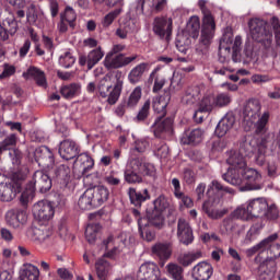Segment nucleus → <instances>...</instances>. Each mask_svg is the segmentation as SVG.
I'll list each match as a JSON object with an SVG mask.
<instances>
[{"label": "nucleus", "mask_w": 280, "mask_h": 280, "mask_svg": "<svg viewBox=\"0 0 280 280\" xmlns=\"http://www.w3.org/2000/svg\"><path fill=\"white\" fill-rule=\"evenodd\" d=\"M139 234L144 242H154L156 238V232L154 231V224L150 223V218L147 222L139 221Z\"/></svg>", "instance_id": "obj_32"}, {"label": "nucleus", "mask_w": 280, "mask_h": 280, "mask_svg": "<svg viewBox=\"0 0 280 280\" xmlns=\"http://www.w3.org/2000/svg\"><path fill=\"white\" fill-rule=\"evenodd\" d=\"M82 93V85L80 83H70L61 86L60 94L65 100H73Z\"/></svg>", "instance_id": "obj_36"}, {"label": "nucleus", "mask_w": 280, "mask_h": 280, "mask_svg": "<svg viewBox=\"0 0 280 280\" xmlns=\"http://www.w3.org/2000/svg\"><path fill=\"white\" fill-rule=\"evenodd\" d=\"M35 161L39 167H54L55 159L54 153L49 148L42 145L35 150Z\"/></svg>", "instance_id": "obj_20"}, {"label": "nucleus", "mask_w": 280, "mask_h": 280, "mask_svg": "<svg viewBox=\"0 0 280 280\" xmlns=\"http://www.w3.org/2000/svg\"><path fill=\"white\" fill-rule=\"evenodd\" d=\"M56 210L54 209V205L51 201L42 200L34 205L33 207V215L35 220L45 224V222H49L51 218H54Z\"/></svg>", "instance_id": "obj_12"}, {"label": "nucleus", "mask_w": 280, "mask_h": 280, "mask_svg": "<svg viewBox=\"0 0 280 280\" xmlns=\"http://www.w3.org/2000/svg\"><path fill=\"white\" fill-rule=\"evenodd\" d=\"M242 56L244 58V62H246V63L252 62V60L255 56V51L253 50V45L245 44Z\"/></svg>", "instance_id": "obj_64"}, {"label": "nucleus", "mask_w": 280, "mask_h": 280, "mask_svg": "<svg viewBox=\"0 0 280 280\" xmlns=\"http://www.w3.org/2000/svg\"><path fill=\"white\" fill-rule=\"evenodd\" d=\"M255 140H245L240 144V150L230 154L226 160L228 165L232 166L228 170H237L242 172L246 167V156H250L255 152Z\"/></svg>", "instance_id": "obj_8"}, {"label": "nucleus", "mask_w": 280, "mask_h": 280, "mask_svg": "<svg viewBox=\"0 0 280 280\" xmlns=\"http://www.w3.org/2000/svg\"><path fill=\"white\" fill-rule=\"evenodd\" d=\"M150 106L151 102L150 100H147L135 118V120L138 121V124H141V121H145L148 117H150Z\"/></svg>", "instance_id": "obj_58"}, {"label": "nucleus", "mask_w": 280, "mask_h": 280, "mask_svg": "<svg viewBox=\"0 0 280 280\" xmlns=\"http://www.w3.org/2000/svg\"><path fill=\"white\" fill-rule=\"evenodd\" d=\"M26 75L33 78L37 86L47 89V75L45 74V71L40 70V68L31 66L26 71Z\"/></svg>", "instance_id": "obj_34"}, {"label": "nucleus", "mask_w": 280, "mask_h": 280, "mask_svg": "<svg viewBox=\"0 0 280 280\" xmlns=\"http://www.w3.org/2000/svg\"><path fill=\"white\" fill-rule=\"evenodd\" d=\"M222 178L230 185L241 186V191H259L261 189V173L255 168L245 166L241 171L228 170Z\"/></svg>", "instance_id": "obj_3"}, {"label": "nucleus", "mask_w": 280, "mask_h": 280, "mask_svg": "<svg viewBox=\"0 0 280 280\" xmlns=\"http://www.w3.org/2000/svg\"><path fill=\"white\" fill-rule=\"evenodd\" d=\"M186 30L188 32V36L191 38H198L200 35V18L194 15L189 19Z\"/></svg>", "instance_id": "obj_47"}, {"label": "nucleus", "mask_w": 280, "mask_h": 280, "mask_svg": "<svg viewBox=\"0 0 280 280\" xmlns=\"http://www.w3.org/2000/svg\"><path fill=\"white\" fill-rule=\"evenodd\" d=\"M203 131L200 128L192 129L191 131H185L182 143L185 145H198V143L202 142Z\"/></svg>", "instance_id": "obj_35"}, {"label": "nucleus", "mask_w": 280, "mask_h": 280, "mask_svg": "<svg viewBox=\"0 0 280 280\" xmlns=\"http://www.w3.org/2000/svg\"><path fill=\"white\" fill-rule=\"evenodd\" d=\"M177 236L182 244L185 246H189L191 242H194V231H191V226L185 219H179L177 223Z\"/></svg>", "instance_id": "obj_23"}, {"label": "nucleus", "mask_w": 280, "mask_h": 280, "mask_svg": "<svg viewBox=\"0 0 280 280\" xmlns=\"http://www.w3.org/2000/svg\"><path fill=\"white\" fill-rule=\"evenodd\" d=\"M16 194H21V184L0 183V200L1 202H12L16 198Z\"/></svg>", "instance_id": "obj_19"}, {"label": "nucleus", "mask_w": 280, "mask_h": 280, "mask_svg": "<svg viewBox=\"0 0 280 280\" xmlns=\"http://www.w3.org/2000/svg\"><path fill=\"white\" fill-rule=\"evenodd\" d=\"M40 277V270L34 265H27L20 275L21 280H38Z\"/></svg>", "instance_id": "obj_45"}, {"label": "nucleus", "mask_w": 280, "mask_h": 280, "mask_svg": "<svg viewBox=\"0 0 280 280\" xmlns=\"http://www.w3.org/2000/svg\"><path fill=\"white\" fill-rule=\"evenodd\" d=\"M59 65L63 69H71L75 65V57L71 52L66 51L59 57Z\"/></svg>", "instance_id": "obj_59"}, {"label": "nucleus", "mask_w": 280, "mask_h": 280, "mask_svg": "<svg viewBox=\"0 0 280 280\" xmlns=\"http://www.w3.org/2000/svg\"><path fill=\"white\" fill-rule=\"evenodd\" d=\"M51 177L44 171H36L20 196V203L22 207H27L30 200L34 198L36 190L39 194H47L51 189Z\"/></svg>", "instance_id": "obj_5"}, {"label": "nucleus", "mask_w": 280, "mask_h": 280, "mask_svg": "<svg viewBox=\"0 0 280 280\" xmlns=\"http://www.w3.org/2000/svg\"><path fill=\"white\" fill-rule=\"evenodd\" d=\"M151 253L153 257H156L162 261V266H164L165 261L172 257V243H155L151 247Z\"/></svg>", "instance_id": "obj_25"}, {"label": "nucleus", "mask_w": 280, "mask_h": 280, "mask_svg": "<svg viewBox=\"0 0 280 280\" xmlns=\"http://www.w3.org/2000/svg\"><path fill=\"white\" fill-rule=\"evenodd\" d=\"M5 220L9 226L19 229L21 224H25L27 222V212L23 209H11L7 212Z\"/></svg>", "instance_id": "obj_21"}, {"label": "nucleus", "mask_w": 280, "mask_h": 280, "mask_svg": "<svg viewBox=\"0 0 280 280\" xmlns=\"http://www.w3.org/2000/svg\"><path fill=\"white\" fill-rule=\"evenodd\" d=\"M213 276V266L207 261L198 262L192 268V279L209 280Z\"/></svg>", "instance_id": "obj_27"}, {"label": "nucleus", "mask_w": 280, "mask_h": 280, "mask_svg": "<svg viewBox=\"0 0 280 280\" xmlns=\"http://www.w3.org/2000/svg\"><path fill=\"white\" fill-rule=\"evenodd\" d=\"M277 242V238L270 242L269 246L267 247V250L269 252V255L272 259H279L280 257V245L275 244Z\"/></svg>", "instance_id": "obj_63"}, {"label": "nucleus", "mask_w": 280, "mask_h": 280, "mask_svg": "<svg viewBox=\"0 0 280 280\" xmlns=\"http://www.w3.org/2000/svg\"><path fill=\"white\" fill-rule=\"evenodd\" d=\"M126 49V45L124 44H116L113 46L112 54H117L116 56L112 57L110 54L106 55L104 59V67L108 71L110 69H124V67H128V65H132L137 58H139L138 55H132L130 57H127L126 54L121 52Z\"/></svg>", "instance_id": "obj_7"}, {"label": "nucleus", "mask_w": 280, "mask_h": 280, "mask_svg": "<svg viewBox=\"0 0 280 280\" xmlns=\"http://www.w3.org/2000/svg\"><path fill=\"white\" fill-rule=\"evenodd\" d=\"M120 14H121V9H116L107 13L102 21L103 27H110V25H113V23L115 22V19H117V16H119Z\"/></svg>", "instance_id": "obj_60"}, {"label": "nucleus", "mask_w": 280, "mask_h": 280, "mask_svg": "<svg viewBox=\"0 0 280 280\" xmlns=\"http://www.w3.org/2000/svg\"><path fill=\"white\" fill-rule=\"evenodd\" d=\"M54 178L65 189L71 183V167L67 164H60L54 168Z\"/></svg>", "instance_id": "obj_22"}, {"label": "nucleus", "mask_w": 280, "mask_h": 280, "mask_svg": "<svg viewBox=\"0 0 280 280\" xmlns=\"http://www.w3.org/2000/svg\"><path fill=\"white\" fill-rule=\"evenodd\" d=\"M215 98L213 94H206L198 103V109L194 114V119L197 124H202L205 121V116L202 113H213L215 110Z\"/></svg>", "instance_id": "obj_13"}, {"label": "nucleus", "mask_w": 280, "mask_h": 280, "mask_svg": "<svg viewBox=\"0 0 280 280\" xmlns=\"http://www.w3.org/2000/svg\"><path fill=\"white\" fill-rule=\"evenodd\" d=\"M268 121H270V112L266 110L262 115L258 118L255 125V135H266V126H268Z\"/></svg>", "instance_id": "obj_48"}, {"label": "nucleus", "mask_w": 280, "mask_h": 280, "mask_svg": "<svg viewBox=\"0 0 280 280\" xmlns=\"http://www.w3.org/2000/svg\"><path fill=\"white\" fill-rule=\"evenodd\" d=\"M249 34L256 43L270 45L272 43V28L261 19H252L248 22Z\"/></svg>", "instance_id": "obj_10"}, {"label": "nucleus", "mask_w": 280, "mask_h": 280, "mask_svg": "<svg viewBox=\"0 0 280 280\" xmlns=\"http://www.w3.org/2000/svg\"><path fill=\"white\" fill-rule=\"evenodd\" d=\"M229 43H233L232 39H222L219 45V62H226V58L231 56V45Z\"/></svg>", "instance_id": "obj_51"}, {"label": "nucleus", "mask_w": 280, "mask_h": 280, "mask_svg": "<svg viewBox=\"0 0 280 280\" xmlns=\"http://www.w3.org/2000/svg\"><path fill=\"white\" fill-rule=\"evenodd\" d=\"M115 80L116 83L109 93V97L107 98V103L110 104V106L117 104L119 101V97L121 96V91L124 89V78L121 71L117 70L115 73Z\"/></svg>", "instance_id": "obj_29"}, {"label": "nucleus", "mask_w": 280, "mask_h": 280, "mask_svg": "<svg viewBox=\"0 0 280 280\" xmlns=\"http://www.w3.org/2000/svg\"><path fill=\"white\" fill-rule=\"evenodd\" d=\"M172 25L173 21L171 18L158 16L153 21V32L159 38L170 40V36H172Z\"/></svg>", "instance_id": "obj_14"}, {"label": "nucleus", "mask_w": 280, "mask_h": 280, "mask_svg": "<svg viewBox=\"0 0 280 280\" xmlns=\"http://www.w3.org/2000/svg\"><path fill=\"white\" fill-rule=\"evenodd\" d=\"M170 100H172L170 92H165L164 96L155 97L153 100V110L160 115L151 126V131L155 139H167V137H172V133L174 132V118H165Z\"/></svg>", "instance_id": "obj_2"}, {"label": "nucleus", "mask_w": 280, "mask_h": 280, "mask_svg": "<svg viewBox=\"0 0 280 280\" xmlns=\"http://www.w3.org/2000/svg\"><path fill=\"white\" fill-rule=\"evenodd\" d=\"M167 5V0H142L141 10H150L151 12H163Z\"/></svg>", "instance_id": "obj_37"}, {"label": "nucleus", "mask_w": 280, "mask_h": 280, "mask_svg": "<svg viewBox=\"0 0 280 280\" xmlns=\"http://www.w3.org/2000/svg\"><path fill=\"white\" fill-rule=\"evenodd\" d=\"M130 205L136 207L137 209H141V206L143 202H147V200H150V190L148 188H144L141 191H137V188L130 187L127 191Z\"/></svg>", "instance_id": "obj_26"}, {"label": "nucleus", "mask_w": 280, "mask_h": 280, "mask_svg": "<svg viewBox=\"0 0 280 280\" xmlns=\"http://www.w3.org/2000/svg\"><path fill=\"white\" fill-rule=\"evenodd\" d=\"M97 90L103 98L110 97V93H113V83H110V78L105 77L100 80L97 84Z\"/></svg>", "instance_id": "obj_44"}, {"label": "nucleus", "mask_w": 280, "mask_h": 280, "mask_svg": "<svg viewBox=\"0 0 280 280\" xmlns=\"http://www.w3.org/2000/svg\"><path fill=\"white\" fill-rule=\"evenodd\" d=\"M200 257H202L201 252L182 254L178 256L177 261L180 264V266L187 268V266H191V264H194V261L197 259H200Z\"/></svg>", "instance_id": "obj_49"}, {"label": "nucleus", "mask_w": 280, "mask_h": 280, "mask_svg": "<svg viewBox=\"0 0 280 280\" xmlns=\"http://www.w3.org/2000/svg\"><path fill=\"white\" fill-rule=\"evenodd\" d=\"M153 152L155 156H159L160 159H167L170 154V147H167V143L161 140H156L154 142Z\"/></svg>", "instance_id": "obj_54"}, {"label": "nucleus", "mask_w": 280, "mask_h": 280, "mask_svg": "<svg viewBox=\"0 0 280 280\" xmlns=\"http://www.w3.org/2000/svg\"><path fill=\"white\" fill-rule=\"evenodd\" d=\"M233 126H235V116L231 113L224 115V117L219 121L214 130L217 137L222 138L226 136Z\"/></svg>", "instance_id": "obj_28"}, {"label": "nucleus", "mask_w": 280, "mask_h": 280, "mask_svg": "<svg viewBox=\"0 0 280 280\" xmlns=\"http://www.w3.org/2000/svg\"><path fill=\"white\" fill-rule=\"evenodd\" d=\"M223 194H235V190L222 185L215 179L212 180L207 190L208 200L202 205V211L211 220H220V218L226 213L225 211L218 210L214 206L215 202H220V198H222Z\"/></svg>", "instance_id": "obj_4"}, {"label": "nucleus", "mask_w": 280, "mask_h": 280, "mask_svg": "<svg viewBox=\"0 0 280 280\" xmlns=\"http://www.w3.org/2000/svg\"><path fill=\"white\" fill-rule=\"evenodd\" d=\"M161 277V269L154 262H144L137 272L138 280H156Z\"/></svg>", "instance_id": "obj_18"}, {"label": "nucleus", "mask_w": 280, "mask_h": 280, "mask_svg": "<svg viewBox=\"0 0 280 280\" xmlns=\"http://www.w3.org/2000/svg\"><path fill=\"white\" fill-rule=\"evenodd\" d=\"M277 275V260L272 257H268L262 260L258 266V279L270 280Z\"/></svg>", "instance_id": "obj_17"}, {"label": "nucleus", "mask_w": 280, "mask_h": 280, "mask_svg": "<svg viewBox=\"0 0 280 280\" xmlns=\"http://www.w3.org/2000/svg\"><path fill=\"white\" fill-rule=\"evenodd\" d=\"M200 86H190L186 90L185 95L183 96V102L188 105L196 104V102L200 100Z\"/></svg>", "instance_id": "obj_39"}, {"label": "nucleus", "mask_w": 280, "mask_h": 280, "mask_svg": "<svg viewBox=\"0 0 280 280\" xmlns=\"http://www.w3.org/2000/svg\"><path fill=\"white\" fill-rule=\"evenodd\" d=\"M142 89L141 86H136L133 89V91L131 92V94L129 95V98L127 101V106L129 108H135V106H137V104H139V102L141 101V95H143L142 93Z\"/></svg>", "instance_id": "obj_57"}, {"label": "nucleus", "mask_w": 280, "mask_h": 280, "mask_svg": "<svg viewBox=\"0 0 280 280\" xmlns=\"http://www.w3.org/2000/svg\"><path fill=\"white\" fill-rule=\"evenodd\" d=\"M170 209V199L165 195H160L153 201V208L147 209V218L149 222L153 224L154 229H163L165 226V217L163 215L164 211Z\"/></svg>", "instance_id": "obj_9"}, {"label": "nucleus", "mask_w": 280, "mask_h": 280, "mask_svg": "<svg viewBox=\"0 0 280 280\" xmlns=\"http://www.w3.org/2000/svg\"><path fill=\"white\" fill-rule=\"evenodd\" d=\"M102 226L100 223H90L85 228V240L89 242V244H95V240H97V233H100V230Z\"/></svg>", "instance_id": "obj_50"}, {"label": "nucleus", "mask_w": 280, "mask_h": 280, "mask_svg": "<svg viewBox=\"0 0 280 280\" xmlns=\"http://www.w3.org/2000/svg\"><path fill=\"white\" fill-rule=\"evenodd\" d=\"M90 191L96 209L97 207H102L104 202H107L110 196V190H108L106 186H96L94 188H90Z\"/></svg>", "instance_id": "obj_31"}, {"label": "nucleus", "mask_w": 280, "mask_h": 280, "mask_svg": "<svg viewBox=\"0 0 280 280\" xmlns=\"http://www.w3.org/2000/svg\"><path fill=\"white\" fill-rule=\"evenodd\" d=\"M166 272L170 279L183 280L185 269H183V267L176 262H170L166 265Z\"/></svg>", "instance_id": "obj_42"}, {"label": "nucleus", "mask_w": 280, "mask_h": 280, "mask_svg": "<svg viewBox=\"0 0 280 280\" xmlns=\"http://www.w3.org/2000/svg\"><path fill=\"white\" fill-rule=\"evenodd\" d=\"M183 178L186 185H194L196 183V171L191 167H185L183 170Z\"/></svg>", "instance_id": "obj_61"}, {"label": "nucleus", "mask_w": 280, "mask_h": 280, "mask_svg": "<svg viewBox=\"0 0 280 280\" xmlns=\"http://www.w3.org/2000/svg\"><path fill=\"white\" fill-rule=\"evenodd\" d=\"M234 215L242 218L243 222L260 218L261 220H279V207L275 203L268 205L265 198L250 199L235 209Z\"/></svg>", "instance_id": "obj_1"}, {"label": "nucleus", "mask_w": 280, "mask_h": 280, "mask_svg": "<svg viewBox=\"0 0 280 280\" xmlns=\"http://www.w3.org/2000/svg\"><path fill=\"white\" fill-rule=\"evenodd\" d=\"M78 143L71 139H66L59 144V155L65 161H71L78 156Z\"/></svg>", "instance_id": "obj_24"}, {"label": "nucleus", "mask_w": 280, "mask_h": 280, "mask_svg": "<svg viewBox=\"0 0 280 280\" xmlns=\"http://www.w3.org/2000/svg\"><path fill=\"white\" fill-rule=\"evenodd\" d=\"M198 5L203 14L200 43L206 46L211 45L213 34H215V19L207 8L206 0H199Z\"/></svg>", "instance_id": "obj_11"}, {"label": "nucleus", "mask_w": 280, "mask_h": 280, "mask_svg": "<svg viewBox=\"0 0 280 280\" xmlns=\"http://www.w3.org/2000/svg\"><path fill=\"white\" fill-rule=\"evenodd\" d=\"M273 240H279V234L273 233L266 237L265 240L260 241L258 244L246 249V257H253L254 255H257V253H266V250H268V247L270 246V242H272Z\"/></svg>", "instance_id": "obj_30"}, {"label": "nucleus", "mask_w": 280, "mask_h": 280, "mask_svg": "<svg viewBox=\"0 0 280 280\" xmlns=\"http://www.w3.org/2000/svg\"><path fill=\"white\" fill-rule=\"evenodd\" d=\"M60 18L67 21L70 27H75V21L78 19V14L75 10L71 7H66L65 11L60 14Z\"/></svg>", "instance_id": "obj_56"}, {"label": "nucleus", "mask_w": 280, "mask_h": 280, "mask_svg": "<svg viewBox=\"0 0 280 280\" xmlns=\"http://www.w3.org/2000/svg\"><path fill=\"white\" fill-rule=\"evenodd\" d=\"M16 143H19V136L16 133H10L0 142V150L12 152V150H16Z\"/></svg>", "instance_id": "obj_41"}, {"label": "nucleus", "mask_w": 280, "mask_h": 280, "mask_svg": "<svg viewBox=\"0 0 280 280\" xmlns=\"http://www.w3.org/2000/svg\"><path fill=\"white\" fill-rule=\"evenodd\" d=\"M259 113H261V103L257 98H249L243 109V117L245 121L255 124L259 119Z\"/></svg>", "instance_id": "obj_15"}, {"label": "nucleus", "mask_w": 280, "mask_h": 280, "mask_svg": "<svg viewBox=\"0 0 280 280\" xmlns=\"http://www.w3.org/2000/svg\"><path fill=\"white\" fill-rule=\"evenodd\" d=\"M235 220H242V217L235 214V210L223 220V229H225L226 233H233L237 229Z\"/></svg>", "instance_id": "obj_53"}, {"label": "nucleus", "mask_w": 280, "mask_h": 280, "mask_svg": "<svg viewBox=\"0 0 280 280\" xmlns=\"http://www.w3.org/2000/svg\"><path fill=\"white\" fill-rule=\"evenodd\" d=\"M149 70H150V63L148 62H141L136 67H133L128 74L129 83L139 84V82H141L143 78V73H145V71H149Z\"/></svg>", "instance_id": "obj_33"}, {"label": "nucleus", "mask_w": 280, "mask_h": 280, "mask_svg": "<svg viewBox=\"0 0 280 280\" xmlns=\"http://www.w3.org/2000/svg\"><path fill=\"white\" fill-rule=\"evenodd\" d=\"M27 174H30V170H27V167H22L12 174L11 183L15 186L20 185L21 191L23 189V180L27 178Z\"/></svg>", "instance_id": "obj_52"}, {"label": "nucleus", "mask_w": 280, "mask_h": 280, "mask_svg": "<svg viewBox=\"0 0 280 280\" xmlns=\"http://www.w3.org/2000/svg\"><path fill=\"white\" fill-rule=\"evenodd\" d=\"M143 176L156 178V167L152 163L143 162V159H132L124 172L125 183L128 185L143 183Z\"/></svg>", "instance_id": "obj_6"}, {"label": "nucleus", "mask_w": 280, "mask_h": 280, "mask_svg": "<svg viewBox=\"0 0 280 280\" xmlns=\"http://www.w3.org/2000/svg\"><path fill=\"white\" fill-rule=\"evenodd\" d=\"M88 58H89V70H91L93 69V67H95V65L100 62V60H102V58H104V51L102 50V47H97L91 50L88 54Z\"/></svg>", "instance_id": "obj_55"}, {"label": "nucleus", "mask_w": 280, "mask_h": 280, "mask_svg": "<svg viewBox=\"0 0 280 280\" xmlns=\"http://www.w3.org/2000/svg\"><path fill=\"white\" fill-rule=\"evenodd\" d=\"M78 206L79 208H81L82 211H91V209H96L90 188L80 196L78 200Z\"/></svg>", "instance_id": "obj_38"}, {"label": "nucleus", "mask_w": 280, "mask_h": 280, "mask_svg": "<svg viewBox=\"0 0 280 280\" xmlns=\"http://www.w3.org/2000/svg\"><path fill=\"white\" fill-rule=\"evenodd\" d=\"M175 45L177 47V50L180 51V54L186 55L187 51H189L191 38H189V35L187 34H178L175 40Z\"/></svg>", "instance_id": "obj_46"}, {"label": "nucleus", "mask_w": 280, "mask_h": 280, "mask_svg": "<svg viewBox=\"0 0 280 280\" xmlns=\"http://www.w3.org/2000/svg\"><path fill=\"white\" fill-rule=\"evenodd\" d=\"M232 59L234 62L240 61V51H242V36H236L232 46Z\"/></svg>", "instance_id": "obj_62"}, {"label": "nucleus", "mask_w": 280, "mask_h": 280, "mask_svg": "<svg viewBox=\"0 0 280 280\" xmlns=\"http://www.w3.org/2000/svg\"><path fill=\"white\" fill-rule=\"evenodd\" d=\"M96 275L100 280H105L107 279L108 275L110 273V262L108 260H105L104 258H100L96 264Z\"/></svg>", "instance_id": "obj_40"}, {"label": "nucleus", "mask_w": 280, "mask_h": 280, "mask_svg": "<svg viewBox=\"0 0 280 280\" xmlns=\"http://www.w3.org/2000/svg\"><path fill=\"white\" fill-rule=\"evenodd\" d=\"M213 97L217 108H226V106H230L231 102H233V96L229 92H220L218 94H213Z\"/></svg>", "instance_id": "obj_43"}, {"label": "nucleus", "mask_w": 280, "mask_h": 280, "mask_svg": "<svg viewBox=\"0 0 280 280\" xmlns=\"http://www.w3.org/2000/svg\"><path fill=\"white\" fill-rule=\"evenodd\" d=\"M93 167H95V160L89 153L79 154L73 164V170L82 176H86Z\"/></svg>", "instance_id": "obj_16"}]
</instances>
